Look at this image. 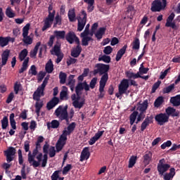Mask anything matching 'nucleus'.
<instances>
[{
    "label": "nucleus",
    "mask_w": 180,
    "mask_h": 180,
    "mask_svg": "<svg viewBox=\"0 0 180 180\" xmlns=\"http://www.w3.org/2000/svg\"><path fill=\"white\" fill-rule=\"evenodd\" d=\"M129 86V81L127 79H122L118 86V93L115 94V96L120 98L123 94H128L129 93V91H127Z\"/></svg>",
    "instance_id": "nucleus-5"
},
{
    "label": "nucleus",
    "mask_w": 180,
    "mask_h": 180,
    "mask_svg": "<svg viewBox=\"0 0 180 180\" xmlns=\"http://www.w3.org/2000/svg\"><path fill=\"white\" fill-rule=\"evenodd\" d=\"M165 162V160L163 158L160 160L159 164L158 165V171L160 175H163V174L167 172L170 168V165L169 164H164Z\"/></svg>",
    "instance_id": "nucleus-11"
},
{
    "label": "nucleus",
    "mask_w": 180,
    "mask_h": 180,
    "mask_svg": "<svg viewBox=\"0 0 180 180\" xmlns=\"http://www.w3.org/2000/svg\"><path fill=\"white\" fill-rule=\"evenodd\" d=\"M81 52H82V47H81L79 44H77L76 48L73 49L71 51L70 55L73 58H78L81 54Z\"/></svg>",
    "instance_id": "nucleus-22"
},
{
    "label": "nucleus",
    "mask_w": 180,
    "mask_h": 180,
    "mask_svg": "<svg viewBox=\"0 0 180 180\" xmlns=\"http://www.w3.org/2000/svg\"><path fill=\"white\" fill-rule=\"evenodd\" d=\"M75 75H70L68 77V82L66 85H75V79H74Z\"/></svg>",
    "instance_id": "nucleus-56"
},
{
    "label": "nucleus",
    "mask_w": 180,
    "mask_h": 180,
    "mask_svg": "<svg viewBox=\"0 0 180 180\" xmlns=\"http://www.w3.org/2000/svg\"><path fill=\"white\" fill-rule=\"evenodd\" d=\"M98 60L99 61L102 60V61H103V62H105L106 63H109L110 62V60H111V58H110V56L104 55V56H101V58H99Z\"/></svg>",
    "instance_id": "nucleus-55"
},
{
    "label": "nucleus",
    "mask_w": 180,
    "mask_h": 180,
    "mask_svg": "<svg viewBox=\"0 0 180 180\" xmlns=\"http://www.w3.org/2000/svg\"><path fill=\"white\" fill-rule=\"evenodd\" d=\"M84 90V84L83 83H79L75 87V93L78 95V94H81V91Z\"/></svg>",
    "instance_id": "nucleus-50"
},
{
    "label": "nucleus",
    "mask_w": 180,
    "mask_h": 180,
    "mask_svg": "<svg viewBox=\"0 0 180 180\" xmlns=\"http://www.w3.org/2000/svg\"><path fill=\"white\" fill-rule=\"evenodd\" d=\"M140 48V41L138 38H136L132 42V49L139 50Z\"/></svg>",
    "instance_id": "nucleus-47"
},
{
    "label": "nucleus",
    "mask_w": 180,
    "mask_h": 180,
    "mask_svg": "<svg viewBox=\"0 0 180 180\" xmlns=\"http://www.w3.org/2000/svg\"><path fill=\"white\" fill-rule=\"evenodd\" d=\"M166 115L169 118V116L172 115V117H178L179 115V112L176 111V109L172 107H168L166 110Z\"/></svg>",
    "instance_id": "nucleus-24"
},
{
    "label": "nucleus",
    "mask_w": 180,
    "mask_h": 180,
    "mask_svg": "<svg viewBox=\"0 0 180 180\" xmlns=\"http://www.w3.org/2000/svg\"><path fill=\"white\" fill-rule=\"evenodd\" d=\"M148 106V100H145L143 102V103L140 104V105L138 107V110L140 112H144L147 110Z\"/></svg>",
    "instance_id": "nucleus-38"
},
{
    "label": "nucleus",
    "mask_w": 180,
    "mask_h": 180,
    "mask_svg": "<svg viewBox=\"0 0 180 180\" xmlns=\"http://www.w3.org/2000/svg\"><path fill=\"white\" fill-rule=\"evenodd\" d=\"M10 51L6 50L3 52L1 55V65L4 66L7 64V62L8 60L9 56H10Z\"/></svg>",
    "instance_id": "nucleus-23"
},
{
    "label": "nucleus",
    "mask_w": 180,
    "mask_h": 180,
    "mask_svg": "<svg viewBox=\"0 0 180 180\" xmlns=\"http://www.w3.org/2000/svg\"><path fill=\"white\" fill-rule=\"evenodd\" d=\"M68 105L63 107V105L58 106V108L55 110L54 114L57 117L59 118L60 121L65 120L68 124L70 123V117H68Z\"/></svg>",
    "instance_id": "nucleus-3"
},
{
    "label": "nucleus",
    "mask_w": 180,
    "mask_h": 180,
    "mask_svg": "<svg viewBox=\"0 0 180 180\" xmlns=\"http://www.w3.org/2000/svg\"><path fill=\"white\" fill-rule=\"evenodd\" d=\"M9 120H10V124L11 126V128L13 129H17V126H16V121L15 120V114L11 113L9 117Z\"/></svg>",
    "instance_id": "nucleus-34"
},
{
    "label": "nucleus",
    "mask_w": 180,
    "mask_h": 180,
    "mask_svg": "<svg viewBox=\"0 0 180 180\" xmlns=\"http://www.w3.org/2000/svg\"><path fill=\"white\" fill-rule=\"evenodd\" d=\"M51 54L56 55L57 56L56 63H60L63 60V58H64V54L61 53V44H55L52 50H51Z\"/></svg>",
    "instance_id": "nucleus-6"
},
{
    "label": "nucleus",
    "mask_w": 180,
    "mask_h": 180,
    "mask_svg": "<svg viewBox=\"0 0 180 180\" xmlns=\"http://www.w3.org/2000/svg\"><path fill=\"white\" fill-rule=\"evenodd\" d=\"M30 28V24H27L22 28V37H23L22 41L27 45H31L33 43L32 38L28 36Z\"/></svg>",
    "instance_id": "nucleus-8"
},
{
    "label": "nucleus",
    "mask_w": 180,
    "mask_h": 180,
    "mask_svg": "<svg viewBox=\"0 0 180 180\" xmlns=\"http://www.w3.org/2000/svg\"><path fill=\"white\" fill-rule=\"evenodd\" d=\"M127 48V45L126 44L120 50L118 51L115 58V60L117 62L120 60L122 56L125 53Z\"/></svg>",
    "instance_id": "nucleus-26"
},
{
    "label": "nucleus",
    "mask_w": 180,
    "mask_h": 180,
    "mask_svg": "<svg viewBox=\"0 0 180 180\" xmlns=\"http://www.w3.org/2000/svg\"><path fill=\"white\" fill-rule=\"evenodd\" d=\"M155 121L160 126L169 122V116L166 113H160L155 115Z\"/></svg>",
    "instance_id": "nucleus-14"
},
{
    "label": "nucleus",
    "mask_w": 180,
    "mask_h": 180,
    "mask_svg": "<svg viewBox=\"0 0 180 180\" xmlns=\"http://www.w3.org/2000/svg\"><path fill=\"white\" fill-rule=\"evenodd\" d=\"M65 39L70 44H72L74 42H75L77 44H80L79 39L73 32H68L65 35Z\"/></svg>",
    "instance_id": "nucleus-12"
},
{
    "label": "nucleus",
    "mask_w": 180,
    "mask_h": 180,
    "mask_svg": "<svg viewBox=\"0 0 180 180\" xmlns=\"http://www.w3.org/2000/svg\"><path fill=\"white\" fill-rule=\"evenodd\" d=\"M153 115L147 116L141 125V131H143L150 124L153 123Z\"/></svg>",
    "instance_id": "nucleus-17"
},
{
    "label": "nucleus",
    "mask_w": 180,
    "mask_h": 180,
    "mask_svg": "<svg viewBox=\"0 0 180 180\" xmlns=\"http://www.w3.org/2000/svg\"><path fill=\"white\" fill-rule=\"evenodd\" d=\"M139 115L137 111H134L129 116V122L131 125H133L136 121V117Z\"/></svg>",
    "instance_id": "nucleus-41"
},
{
    "label": "nucleus",
    "mask_w": 180,
    "mask_h": 180,
    "mask_svg": "<svg viewBox=\"0 0 180 180\" xmlns=\"http://www.w3.org/2000/svg\"><path fill=\"white\" fill-rule=\"evenodd\" d=\"M75 126H76L75 122H72L67 127L68 131H69V133L71 134L72 131H74V129H75Z\"/></svg>",
    "instance_id": "nucleus-60"
},
{
    "label": "nucleus",
    "mask_w": 180,
    "mask_h": 180,
    "mask_svg": "<svg viewBox=\"0 0 180 180\" xmlns=\"http://www.w3.org/2000/svg\"><path fill=\"white\" fill-rule=\"evenodd\" d=\"M152 159V153L149 151L143 155V162L148 165Z\"/></svg>",
    "instance_id": "nucleus-39"
},
{
    "label": "nucleus",
    "mask_w": 180,
    "mask_h": 180,
    "mask_svg": "<svg viewBox=\"0 0 180 180\" xmlns=\"http://www.w3.org/2000/svg\"><path fill=\"white\" fill-rule=\"evenodd\" d=\"M137 160V157L132 155L129 160L128 168H133Z\"/></svg>",
    "instance_id": "nucleus-45"
},
{
    "label": "nucleus",
    "mask_w": 180,
    "mask_h": 180,
    "mask_svg": "<svg viewBox=\"0 0 180 180\" xmlns=\"http://www.w3.org/2000/svg\"><path fill=\"white\" fill-rule=\"evenodd\" d=\"M18 162L19 165H23L24 160H23V156H22V151L21 149H19L18 150Z\"/></svg>",
    "instance_id": "nucleus-54"
},
{
    "label": "nucleus",
    "mask_w": 180,
    "mask_h": 180,
    "mask_svg": "<svg viewBox=\"0 0 180 180\" xmlns=\"http://www.w3.org/2000/svg\"><path fill=\"white\" fill-rule=\"evenodd\" d=\"M105 32L106 27H101L95 34V37L97 38L98 40H101L103 37V35Z\"/></svg>",
    "instance_id": "nucleus-27"
},
{
    "label": "nucleus",
    "mask_w": 180,
    "mask_h": 180,
    "mask_svg": "<svg viewBox=\"0 0 180 180\" xmlns=\"http://www.w3.org/2000/svg\"><path fill=\"white\" fill-rule=\"evenodd\" d=\"M28 74L32 75H34V76L37 75L38 72L37 70V67L34 65H33L30 67V69L29 70Z\"/></svg>",
    "instance_id": "nucleus-51"
},
{
    "label": "nucleus",
    "mask_w": 180,
    "mask_h": 180,
    "mask_svg": "<svg viewBox=\"0 0 180 180\" xmlns=\"http://www.w3.org/2000/svg\"><path fill=\"white\" fill-rule=\"evenodd\" d=\"M105 86H106V82H99V92H100V94L98 95L99 98H102L105 96L103 91H105Z\"/></svg>",
    "instance_id": "nucleus-30"
},
{
    "label": "nucleus",
    "mask_w": 180,
    "mask_h": 180,
    "mask_svg": "<svg viewBox=\"0 0 180 180\" xmlns=\"http://www.w3.org/2000/svg\"><path fill=\"white\" fill-rule=\"evenodd\" d=\"M16 154V149L14 147H9L4 151V155L6 157V161L11 162L14 160V155Z\"/></svg>",
    "instance_id": "nucleus-13"
},
{
    "label": "nucleus",
    "mask_w": 180,
    "mask_h": 180,
    "mask_svg": "<svg viewBox=\"0 0 180 180\" xmlns=\"http://www.w3.org/2000/svg\"><path fill=\"white\" fill-rule=\"evenodd\" d=\"M172 141H167V142H165L164 143H162V145H161V148L162 149H165L167 147H169V146H172Z\"/></svg>",
    "instance_id": "nucleus-64"
},
{
    "label": "nucleus",
    "mask_w": 180,
    "mask_h": 180,
    "mask_svg": "<svg viewBox=\"0 0 180 180\" xmlns=\"http://www.w3.org/2000/svg\"><path fill=\"white\" fill-rule=\"evenodd\" d=\"M30 61V58H27L22 63V68L19 70V73H22L26 71L28 68V63Z\"/></svg>",
    "instance_id": "nucleus-35"
},
{
    "label": "nucleus",
    "mask_w": 180,
    "mask_h": 180,
    "mask_svg": "<svg viewBox=\"0 0 180 180\" xmlns=\"http://www.w3.org/2000/svg\"><path fill=\"white\" fill-rule=\"evenodd\" d=\"M91 156V153H89V148L85 147L83 148L81 155H80V161H84L85 160H88Z\"/></svg>",
    "instance_id": "nucleus-18"
},
{
    "label": "nucleus",
    "mask_w": 180,
    "mask_h": 180,
    "mask_svg": "<svg viewBox=\"0 0 180 180\" xmlns=\"http://www.w3.org/2000/svg\"><path fill=\"white\" fill-rule=\"evenodd\" d=\"M112 52V48L110 46H106L104 48L103 53L106 55H109Z\"/></svg>",
    "instance_id": "nucleus-63"
},
{
    "label": "nucleus",
    "mask_w": 180,
    "mask_h": 180,
    "mask_svg": "<svg viewBox=\"0 0 180 180\" xmlns=\"http://www.w3.org/2000/svg\"><path fill=\"white\" fill-rule=\"evenodd\" d=\"M60 171H58V170H56V171H55L53 174H52V175H51V180H60V178H62V177H60Z\"/></svg>",
    "instance_id": "nucleus-53"
},
{
    "label": "nucleus",
    "mask_w": 180,
    "mask_h": 180,
    "mask_svg": "<svg viewBox=\"0 0 180 180\" xmlns=\"http://www.w3.org/2000/svg\"><path fill=\"white\" fill-rule=\"evenodd\" d=\"M174 17H175V15L174 13H172L169 15V16L167 19V22L165 24V27H171L172 30L176 31V30H178L179 26L176 25L174 22H172Z\"/></svg>",
    "instance_id": "nucleus-15"
},
{
    "label": "nucleus",
    "mask_w": 180,
    "mask_h": 180,
    "mask_svg": "<svg viewBox=\"0 0 180 180\" xmlns=\"http://www.w3.org/2000/svg\"><path fill=\"white\" fill-rule=\"evenodd\" d=\"M44 105V104L43 101L36 102V103H35V108H36L35 112H36L37 116L40 115V111H41V108H43Z\"/></svg>",
    "instance_id": "nucleus-36"
},
{
    "label": "nucleus",
    "mask_w": 180,
    "mask_h": 180,
    "mask_svg": "<svg viewBox=\"0 0 180 180\" xmlns=\"http://www.w3.org/2000/svg\"><path fill=\"white\" fill-rule=\"evenodd\" d=\"M11 37H0V46L4 48L8 45L9 41H11Z\"/></svg>",
    "instance_id": "nucleus-29"
},
{
    "label": "nucleus",
    "mask_w": 180,
    "mask_h": 180,
    "mask_svg": "<svg viewBox=\"0 0 180 180\" xmlns=\"http://www.w3.org/2000/svg\"><path fill=\"white\" fill-rule=\"evenodd\" d=\"M46 71L47 73H52L54 70V65L51 60H49L46 65Z\"/></svg>",
    "instance_id": "nucleus-31"
},
{
    "label": "nucleus",
    "mask_w": 180,
    "mask_h": 180,
    "mask_svg": "<svg viewBox=\"0 0 180 180\" xmlns=\"http://www.w3.org/2000/svg\"><path fill=\"white\" fill-rule=\"evenodd\" d=\"M60 103V98L58 97H53L49 102L46 104V108L49 110H52Z\"/></svg>",
    "instance_id": "nucleus-16"
},
{
    "label": "nucleus",
    "mask_w": 180,
    "mask_h": 180,
    "mask_svg": "<svg viewBox=\"0 0 180 180\" xmlns=\"http://www.w3.org/2000/svg\"><path fill=\"white\" fill-rule=\"evenodd\" d=\"M68 17L69 18V21L72 22H75V20H77L76 18V15H75V9H72L70 10L68 13Z\"/></svg>",
    "instance_id": "nucleus-32"
},
{
    "label": "nucleus",
    "mask_w": 180,
    "mask_h": 180,
    "mask_svg": "<svg viewBox=\"0 0 180 180\" xmlns=\"http://www.w3.org/2000/svg\"><path fill=\"white\" fill-rule=\"evenodd\" d=\"M104 132L105 131H98L97 133H96V134L89 141V144L91 146L94 145L96 141H98L101 136L103 135Z\"/></svg>",
    "instance_id": "nucleus-20"
},
{
    "label": "nucleus",
    "mask_w": 180,
    "mask_h": 180,
    "mask_svg": "<svg viewBox=\"0 0 180 180\" xmlns=\"http://www.w3.org/2000/svg\"><path fill=\"white\" fill-rule=\"evenodd\" d=\"M28 55L27 49H23L19 53V59L20 61H23Z\"/></svg>",
    "instance_id": "nucleus-42"
},
{
    "label": "nucleus",
    "mask_w": 180,
    "mask_h": 180,
    "mask_svg": "<svg viewBox=\"0 0 180 180\" xmlns=\"http://www.w3.org/2000/svg\"><path fill=\"white\" fill-rule=\"evenodd\" d=\"M1 122L2 129H6L8 126L9 125L8 117L7 116L4 117Z\"/></svg>",
    "instance_id": "nucleus-40"
},
{
    "label": "nucleus",
    "mask_w": 180,
    "mask_h": 180,
    "mask_svg": "<svg viewBox=\"0 0 180 180\" xmlns=\"http://www.w3.org/2000/svg\"><path fill=\"white\" fill-rule=\"evenodd\" d=\"M174 89V84H171L169 86L164 88L163 93L164 94H168L171 92Z\"/></svg>",
    "instance_id": "nucleus-58"
},
{
    "label": "nucleus",
    "mask_w": 180,
    "mask_h": 180,
    "mask_svg": "<svg viewBox=\"0 0 180 180\" xmlns=\"http://www.w3.org/2000/svg\"><path fill=\"white\" fill-rule=\"evenodd\" d=\"M43 153H39V149L34 148L32 150V153L31 152L28 154V162L30 164H32L34 168H38L40 167L41 162L42 161Z\"/></svg>",
    "instance_id": "nucleus-1"
},
{
    "label": "nucleus",
    "mask_w": 180,
    "mask_h": 180,
    "mask_svg": "<svg viewBox=\"0 0 180 180\" xmlns=\"http://www.w3.org/2000/svg\"><path fill=\"white\" fill-rule=\"evenodd\" d=\"M48 16L44 19V26L41 28L43 32L46 31V30L51 28L53 23L54 19L56 18V11L53 10L52 12H48Z\"/></svg>",
    "instance_id": "nucleus-4"
},
{
    "label": "nucleus",
    "mask_w": 180,
    "mask_h": 180,
    "mask_svg": "<svg viewBox=\"0 0 180 180\" xmlns=\"http://www.w3.org/2000/svg\"><path fill=\"white\" fill-rule=\"evenodd\" d=\"M64 145H65V143H61L60 141H58L56 145V152L59 153L60 151H61V150H63V148L64 147Z\"/></svg>",
    "instance_id": "nucleus-52"
},
{
    "label": "nucleus",
    "mask_w": 180,
    "mask_h": 180,
    "mask_svg": "<svg viewBox=\"0 0 180 180\" xmlns=\"http://www.w3.org/2000/svg\"><path fill=\"white\" fill-rule=\"evenodd\" d=\"M72 102V105L75 107V108H79L81 109L84 104H85V101H82L79 102V99H81V93H78V94H73L71 96Z\"/></svg>",
    "instance_id": "nucleus-10"
},
{
    "label": "nucleus",
    "mask_w": 180,
    "mask_h": 180,
    "mask_svg": "<svg viewBox=\"0 0 180 180\" xmlns=\"http://www.w3.org/2000/svg\"><path fill=\"white\" fill-rule=\"evenodd\" d=\"M44 91L41 89V88H37V89L33 94V99L37 101H39L41 96H44Z\"/></svg>",
    "instance_id": "nucleus-19"
},
{
    "label": "nucleus",
    "mask_w": 180,
    "mask_h": 180,
    "mask_svg": "<svg viewBox=\"0 0 180 180\" xmlns=\"http://www.w3.org/2000/svg\"><path fill=\"white\" fill-rule=\"evenodd\" d=\"M77 20V31L81 32L85 27V25H86V12L85 11H82L80 17H79Z\"/></svg>",
    "instance_id": "nucleus-9"
},
{
    "label": "nucleus",
    "mask_w": 180,
    "mask_h": 180,
    "mask_svg": "<svg viewBox=\"0 0 180 180\" xmlns=\"http://www.w3.org/2000/svg\"><path fill=\"white\" fill-rule=\"evenodd\" d=\"M81 37H82V45L84 46H87L89 44L90 41H94V39L91 37L85 36Z\"/></svg>",
    "instance_id": "nucleus-37"
},
{
    "label": "nucleus",
    "mask_w": 180,
    "mask_h": 180,
    "mask_svg": "<svg viewBox=\"0 0 180 180\" xmlns=\"http://www.w3.org/2000/svg\"><path fill=\"white\" fill-rule=\"evenodd\" d=\"M167 6V3L162 2L160 0H155L151 4V11L153 13L160 12Z\"/></svg>",
    "instance_id": "nucleus-7"
},
{
    "label": "nucleus",
    "mask_w": 180,
    "mask_h": 180,
    "mask_svg": "<svg viewBox=\"0 0 180 180\" xmlns=\"http://www.w3.org/2000/svg\"><path fill=\"white\" fill-rule=\"evenodd\" d=\"M56 152H57V150H56L55 146L50 147V148H49V157L50 158L55 157L56 155Z\"/></svg>",
    "instance_id": "nucleus-57"
},
{
    "label": "nucleus",
    "mask_w": 180,
    "mask_h": 180,
    "mask_svg": "<svg viewBox=\"0 0 180 180\" xmlns=\"http://www.w3.org/2000/svg\"><path fill=\"white\" fill-rule=\"evenodd\" d=\"M53 23V28H57L58 27H61V25H63V18L61 17V15H60L59 13H58L56 15Z\"/></svg>",
    "instance_id": "nucleus-21"
},
{
    "label": "nucleus",
    "mask_w": 180,
    "mask_h": 180,
    "mask_svg": "<svg viewBox=\"0 0 180 180\" xmlns=\"http://www.w3.org/2000/svg\"><path fill=\"white\" fill-rule=\"evenodd\" d=\"M53 36L55 37V39L56 38L58 40H59V39L64 40V39H65V31L56 30L53 32Z\"/></svg>",
    "instance_id": "nucleus-25"
},
{
    "label": "nucleus",
    "mask_w": 180,
    "mask_h": 180,
    "mask_svg": "<svg viewBox=\"0 0 180 180\" xmlns=\"http://www.w3.org/2000/svg\"><path fill=\"white\" fill-rule=\"evenodd\" d=\"M59 79L60 84H65V81L67 80V74H65V72H60L59 74Z\"/></svg>",
    "instance_id": "nucleus-43"
},
{
    "label": "nucleus",
    "mask_w": 180,
    "mask_h": 180,
    "mask_svg": "<svg viewBox=\"0 0 180 180\" xmlns=\"http://www.w3.org/2000/svg\"><path fill=\"white\" fill-rule=\"evenodd\" d=\"M60 127V122L57 120H53L51 122L47 123V127L49 129H51V128L53 129H58Z\"/></svg>",
    "instance_id": "nucleus-28"
},
{
    "label": "nucleus",
    "mask_w": 180,
    "mask_h": 180,
    "mask_svg": "<svg viewBox=\"0 0 180 180\" xmlns=\"http://www.w3.org/2000/svg\"><path fill=\"white\" fill-rule=\"evenodd\" d=\"M6 15L8 18H13L15 17V13H13V10L11 9V7H8L6 10Z\"/></svg>",
    "instance_id": "nucleus-44"
},
{
    "label": "nucleus",
    "mask_w": 180,
    "mask_h": 180,
    "mask_svg": "<svg viewBox=\"0 0 180 180\" xmlns=\"http://www.w3.org/2000/svg\"><path fill=\"white\" fill-rule=\"evenodd\" d=\"M160 84H161V82H160V81H158L157 82H155V83L153 84V87H152V90H151V93H152V94H154V93L156 91V90H157V89H158V87L160 86Z\"/></svg>",
    "instance_id": "nucleus-59"
},
{
    "label": "nucleus",
    "mask_w": 180,
    "mask_h": 180,
    "mask_svg": "<svg viewBox=\"0 0 180 180\" xmlns=\"http://www.w3.org/2000/svg\"><path fill=\"white\" fill-rule=\"evenodd\" d=\"M89 35V24H88L86 27L84 31L81 34V37H86Z\"/></svg>",
    "instance_id": "nucleus-62"
},
{
    "label": "nucleus",
    "mask_w": 180,
    "mask_h": 180,
    "mask_svg": "<svg viewBox=\"0 0 180 180\" xmlns=\"http://www.w3.org/2000/svg\"><path fill=\"white\" fill-rule=\"evenodd\" d=\"M98 82V78L96 77H94L89 84V86L90 88H91L92 89H95V86H96V82Z\"/></svg>",
    "instance_id": "nucleus-61"
},
{
    "label": "nucleus",
    "mask_w": 180,
    "mask_h": 180,
    "mask_svg": "<svg viewBox=\"0 0 180 180\" xmlns=\"http://www.w3.org/2000/svg\"><path fill=\"white\" fill-rule=\"evenodd\" d=\"M163 101L164 100L162 96L158 97L154 103L155 107L159 108L162 104Z\"/></svg>",
    "instance_id": "nucleus-49"
},
{
    "label": "nucleus",
    "mask_w": 180,
    "mask_h": 180,
    "mask_svg": "<svg viewBox=\"0 0 180 180\" xmlns=\"http://www.w3.org/2000/svg\"><path fill=\"white\" fill-rule=\"evenodd\" d=\"M48 154L49 153H44V155H43V159L41 161L42 168H45V167H46L47 165L48 160H49Z\"/></svg>",
    "instance_id": "nucleus-46"
},
{
    "label": "nucleus",
    "mask_w": 180,
    "mask_h": 180,
    "mask_svg": "<svg viewBox=\"0 0 180 180\" xmlns=\"http://www.w3.org/2000/svg\"><path fill=\"white\" fill-rule=\"evenodd\" d=\"M71 169H72V165L71 164H68L63 169V172L62 174L63 175H67V174H68V172H70V171H71Z\"/></svg>",
    "instance_id": "nucleus-48"
},
{
    "label": "nucleus",
    "mask_w": 180,
    "mask_h": 180,
    "mask_svg": "<svg viewBox=\"0 0 180 180\" xmlns=\"http://www.w3.org/2000/svg\"><path fill=\"white\" fill-rule=\"evenodd\" d=\"M96 67L97 68V69L94 70V75H96L98 73H99L100 75H103L101 78L100 82H104L105 83H107V81L108 79V72L110 69V65L98 63L96 64Z\"/></svg>",
    "instance_id": "nucleus-2"
},
{
    "label": "nucleus",
    "mask_w": 180,
    "mask_h": 180,
    "mask_svg": "<svg viewBox=\"0 0 180 180\" xmlns=\"http://www.w3.org/2000/svg\"><path fill=\"white\" fill-rule=\"evenodd\" d=\"M170 103L173 104L174 106L180 105V94L176 96L172 97L170 99Z\"/></svg>",
    "instance_id": "nucleus-33"
}]
</instances>
